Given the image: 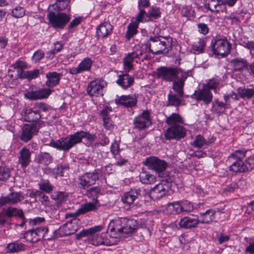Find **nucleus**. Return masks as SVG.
<instances>
[{"instance_id": "1", "label": "nucleus", "mask_w": 254, "mask_h": 254, "mask_svg": "<svg viewBox=\"0 0 254 254\" xmlns=\"http://www.w3.org/2000/svg\"><path fill=\"white\" fill-rule=\"evenodd\" d=\"M137 228V222L132 219L121 218L110 223L108 233L111 238L118 242L131 235Z\"/></svg>"}, {"instance_id": "2", "label": "nucleus", "mask_w": 254, "mask_h": 254, "mask_svg": "<svg viewBox=\"0 0 254 254\" xmlns=\"http://www.w3.org/2000/svg\"><path fill=\"white\" fill-rule=\"evenodd\" d=\"M84 138L88 141H93L95 137L88 132L79 131L57 141L52 140L49 145L59 150L68 151L76 144L80 143Z\"/></svg>"}, {"instance_id": "3", "label": "nucleus", "mask_w": 254, "mask_h": 254, "mask_svg": "<svg viewBox=\"0 0 254 254\" xmlns=\"http://www.w3.org/2000/svg\"><path fill=\"white\" fill-rule=\"evenodd\" d=\"M102 226L99 225L87 229H84L76 234V239H80L82 237L91 236L89 238V242L93 245H106L111 246L117 244L118 242L117 239L110 238L109 240L107 236V234L102 233L100 234H96L97 232H100L102 230Z\"/></svg>"}, {"instance_id": "4", "label": "nucleus", "mask_w": 254, "mask_h": 254, "mask_svg": "<svg viewBox=\"0 0 254 254\" xmlns=\"http://www.w3.org/2000/svg\"><path fill=\"white\" fill-rule=\"evenodd\" d=\"M172 39L170 37L155 36L151 37L146 46L154 55L167 54L172 49Z\"/></svg>"}, {"instance_id": "5", "label": "nucleus", "mask_w": 254, "mask_h": 254, "mask_svg": "<svg viewBox=\"0 0 254 254\" xmlns=\"http://www.w3.org/2000/svg\"><path fill=\"white\" fill-rule=\"evenodd\" d=\"M157 75L167 82H173L179 78L182 73H188L184 72L180 68L170 66H161L157 69Z\"/></svg>"}, {"instance_id": "6", "label": "nucleus", "mask_w": 254, "mask_h": 254, "mask_svg": "<svg viewBox=\"0 0 254 254\" xmlns=\"http://www.w3.org/2000/svg\"><path fill=\"white\" fill-rule=\"evenodd\" d=\"M47 18L52 27L60 29L64 28L70 19L69 15L65 13L56 14L54 12H50Z\"/></svg>"}, {"instance_id": "7", "label": "nucleus", "mask_w": 254, "mask_h": 254, "mask_svg": "<svg viewBox=\"0 0 254 254\" xmlns=\"http://www.w3.org/2000/svg\"><path fill=\"white\" fill-rule=\"evenodd\" d=\"M100 177H101L100 170L95 169L92 172H87L79 176L78 184L82 189H85L89 186L95 184Z\"/></svg>"}, {"instance_id": "8", "label": "nucleus", "mask_w": 254, "mask_h": 254, "mask_svg": "<svg viewBox=\"0 0 254 254\" xmlns=\"http://www.w3.org/2000/svg\"><path fill=\"white\" fill-rule=\"evenodd\" d=\"M78 221L76 219H72L61 226L55 231L56 237H64L75 233L79 229Z\"/></svg>"}, {"instance_id": "9", "label": "nucleus", "mask_w": 254, "mask_h": 254, "mask_svg": "<svg viewBox=\"0 0 254 254\" xmlns=\"http://www.w3.org/2000/svg\"><path fill=\"white\" fill-rule=\"evenodd\" d=\"M187 134V129L183 125L169 127L165 132V137L167 140H180Z\"/></svg>"}, {"instance_id": "10", "label": "nucleus", "mask_w": 254, "mask_h": 254, "mask_svg": "<svg viewBox=\"0 0 254 254\" xmlns=\"http://www.w3.org/2000/svg\"><path fill=\"white\" fill-rule=\"evenodd\" d=\"M231 48V44L225 38L215 40L212 45L213 53L222 57H225L229 53Z\"/></svg>"}, {"instance_id": "11", "label": "nucleus", "mask_w": 254, "mask_h": 254, "mask_svg": "<svg viewBox=\"0 0 254 254\" xmlns=\"http://www.w3.org/2000/svg\"><path fill=\"white\" fill-rule=\"evenodd\" d=\"M106 85L105 81L96 79L91 81L87 88V92L90 96L98 97L103 95V89Z\"/></svg>"}, {"instance_id": "12", "label": "nucleus", "mask_w": 254, "mask_h": 254, "mask_svg": "<svg viewBox=\"0 0 254 254\" xmlns=\"http://www.w3.org/2000/svg\"><path fill=\"white\" fill-rule=\"evenodd\" d=\"M144 164L158 173L164 171L167 167V163L165 161L154 156L146 158Z\"/></svg>"}, {"instance_id": "13", "label": "nucleus", "mask_w": 254, "mask_h": 254, "mask_svg": "<svg viewBox=\"0 0 254 254\" xmlns=\"http://www.w3.org/2000/svg\"><path fill=\"white\" fill-rule=\"evenodd\" d=\"M24 197L22 193L19 191H11L5 196L0 198V207L5 204L15 205L23 200Z\"/></svg>"}, {"instance_id": "14", "label": "nucleus", "mask_w": 254, "mask_h": 254, "mask_svg": "<svg viewBox=\"0 0 254 254\" xmlns=\"http://www.w3.org/2000/svg\"><path fill=\"white\" fill-rule=\"evenodd\" d=\"M134 127L139 129H143L148 127L151 124L150 112L145 110L135 117L133 120Z\"/></svg>"}, {"instance_id": "15", "label": "nucleus", "mask_w": 254, "mask_h": 254, "mask_svg": "<svg viewBox=\"0 0 254 254\" xmlns=\"http://www.w3.org/2000/svg\"><path fill=\"white\" fill-rule=\"evenodd\" d=\"M200 223V220L197 216L190 215L182 218L178 223L181 228L190 229L196 228Z\"/></svg>"}, {"instance_id": "16", "label": "nucleus", "mask_w": 254, "mask_h": 254, "mask_svg": "<svg viewBox=\"0 0 254 254\" xmlns=\"http://www.w3.org/2000/svg\"><path fill=\"white\" fill-rule=\"evenodd\" d=\"M49 88H43L35 91H29L24 94V97L29 100H34L47 98L51 93Z\"/></svg>"}, {"instance_id": "17", "label": "nucleus", "mask_w": 254, "mask_h": 254, "mask_svg": "<svg viewBox=\"0 0 254 254\" xmlns=\"http://www.w3.org/2000/svg\"><path fill=\"white\" fill-rule=\"evenodd\" d=\"M230 63L233 71L242 72L246 69L250 74L254 77V75L249 71V68L252 63L249 64L248 61L245 59L236 58L232 59Z\"/></svg>"}, {"instance_id": "18", "label": "nucleus", "mask_w": 254, "mask_h": 254, "mask_svg": "<svg viewBox=\"0 0 254 254\" xmlns=\"http://www.w3.org/2000/svg\"><path fill=\"white\" fill-rule=\"evenodd\" d=\"M38 131L37 126L34 125H25L22 129V133L20 136L21 140L27 142Z\"/></svg>"}, {"instance_id": "19", "label": "nucleus", "mask_w": 254, "mask_h": 254, "mask_svg": "<svg viewBox=\"0 0 254 254\" xmlns=\"http://www.w3.org/2000/svg\"><path fill=\"white\" fill-rule=\"evenodd\" d=\"M193 95L196 100L203 101L206 104L210 103L212 99V93L204 85L201 89L195 91Z\"/></svg>"}, {"instance_id": "20", "label": "nucleus", "mask_w": 254, "mask_h": 254, "mask_svg": "<svg viewBox=\"0 0 254 254\" xmlns=\"http://www.w3.org/2000/svg\"><path fill=\"white\" fill-rule=\"evenodd\" d=\"M167 192V187L163 183H160L150 190L149 196L152 199L157 200L165 195Z\"/></svg>"}, {"instance_id": "21", "label": "nucleus", "mask_w": 254, "mask_h": 254, "mask_svg": "<svg viewBox=\"0 0 254 254\" xmlns=\"http://www.w3.org/2000/svg\"><path fill=\"white\" fill-rule=\"evenodd\" d=\"M141 190L139 188L131 189L128 191L124 193L122 198L124 203L128 205L132 204L134 201L140 195Z\"/></svg>"}, {"instance_id": "22", "label": "nucleus", "mask_w": 254, "mask_h": 254, "mask_svg": "<svg viewBox=\"0 0 254 254\" xmlns=\"http://www.w3.org/2000/svg\"><path fill=\"white\" fill-rule=\"evenodd\" d=\"M115 103L127 108H131L136 105L137 99L134 95H122L115 99Z\"/></svg>"}, {"instance_id": "23", "label": "nucleus", "mask_w": 254, "mask_h": 254, "mask_svg": "<svg viewBox=\"0 0 254 254\" xmlns=\"http://www.w3.org/2000/svg\"><path fill=\"white\" fill-rule=\"evenodd\" d=\"M134 80L133 76L127 73H123L119 75L116 81L117 84L124 89H127L131 87L134 83Z\"/></svg>"}, {"instance_id": "24", "label": "nucleus", "mask_w": 254, "mask_h": 254, "mask_svg": "<svg viewBox=\"0 0 254 254\" xmlns=\"http://www.w3.org/2000/svg\"><path fill=\"white\" fill-rule=\"evenodd\" d=\"M187 77L188 74L186 73H182L178 79L173 81V89L180 97H183L184 95L183 87Z\"/></svg>"}, {"instance_id": "25", "label": "nucleus", "mask_w": 254, "mask_h": 254, "mask_svg": "<svg viewBox=\"0 0 254 254\" xmlns=\"http://www.w3.org/2000/svg\"><path fill=\"white\" fill-rule=\"evenodd\" d=\"M62 74L56 71L49 72L46 73L47 80L45 84L49 87H54L59 84Z\"/></svg>"}, {"instance_id": "26", "label": "nucleus", "mask_w": 254, "mask_h": 254, "mask_svg": "<svg viewBox=\"0 0 254 254\" xmlns=\"http://www.w3.org/2000/svg\"><path fill=\"white\" fill-rule=\"evenodd\" d=\"M213 141L212 139H205L203 136L199 134L195 137L190 144L195 148H206Z\"/></svg>"}, {"instance_id": "27", "label": "nucleus", "mask_w": 254, "mask_h": 254, "mask_svg": "<svg viewBox=\"0 0 254 254\" xmlns=\"http://www.w3.org/2000/svg\"><path fill=\"white\" fill-rule=\"evenodd\" d=\"M112 111V109L111 107L106 106L100 112V116L103 121L104 127L107 129H110L113 125L110 114Z\"/></svg>"}, {"instance_id": "28", "label": "nucleus", "mask_w": 254, "mask_h": 254, "mask_svg": "<svg viewBox=\"0 0 254 254\" xmlns=\"http://www.w3.org/2000/svg\"><path fill=\"white\" fill-rule=\"evenodd\" d=\"M30 158L31 153L29 149L26 147H23L19 152L18 163L22 167H26L30 162Z\"/></svg>"}, {"instance_id": "29", "label": "nucleus", "mask_w": 254, "mask_h": 254, "mask_svg": "<svg viewBox=\"0 0 254 254\" xmlns=\"http://www.w3.org/2000/svg\"><path fill=\"white\" fill-rule=\"evenodd\" d=\"M112 31V26L110 23L105 22L100 24L97 28L96 33L99 38L107 37Z\"/></svg>"}, {"instance_id": "30", "label": "nucleus", "mask_w": 254, "mask_h": 254, "mask_svg": "<svg viewBox=\"0 0 254 254\" xmlns=\"http://www.w3.org/2000/svg\"><path fill=\"white\" fill-rule=\"evenodd\" d=\"M165 123L170 127L184 125L185 124L183 118L178 113H172L168 117H167Z\"/></svg>"}, {"instance_id": "31", "label": "nucleus", "mask_w": 254, "mask_h": 254, "mask_svg": "<svg viewBox=\"0 0 254 254\" xmlns=\"http://www.w3.org/2000/svg\"><path fill=\"white\" fill-rule=\"evenodd\" d=\"M41 118L40 113L33 106L32 108H27L25 110L24 118L27 122H35Z\"/></svg>"}, {"instance_id": "32", "label": "nucleus", "mask_w": 254, "mask_h": 254, "mask_svg": "<svg viewBox=\"0 0 254 254\" xmlns=\"http://www.w3.org/2000/svg\"><path fill=\"white\" fill-rule=\"evenodd\" d=\"M207 8L212 12H222L225 8V4L222 0H209Z\"/></svg>"}, {"instance_id": "33", "label": "nucleus", "mask_w": 254, "mask_h": 254, "mask_svg": "<svg viewBox=\"0 0 254 254\" xmlns=\"http://www.w3.org/2000/svg\"><path fill=\"white\" fill-rule=\"evenodd\" d=\"M44 193L40 190H32L29 193V197L33 198L35 201H37L38 199L43 204L46 205L49 201V197Z\"/></svg>"}, {"instance_id": "34", "label": "nucleus", "mask_w": 254, "mask_h": 254, "mask_svg": "<svg viewBox=\"0 0 254 254\" xmlns=\"http://www.w3.org/2000/svg\"><path fill=\"white\" fill-rule=\"evenodd\" d=\"M6 249L8 253H18L24 251L25 249V245L19 241H16L7 244Z\"/></svg>"}, {"instance_id": "35", "label": "nucleus", "mask_w": 254, "mask_h": 254, "mask_svg": "<svg viewBox=\"0 0 254 254\" xmlns=\"http://www.w3.org/2000/svg\"><path fill=\"white\" fill-rule=\"evenodd\" d=\"M215 211L214 209H208L204 213H201L200 216L201 219L200 223L202 224H208L212 222L215 219Z\"/></svg>"}, {"instance_id": "36", "label": "nucleus", "mask_w": 254, "mask_h": 254, "mask_svg": "<svg viewBox=\"0 0 254 254\" xmlns=\"http://www.w3.org/2000/svg\"><path fill=\"white\" fill-rule=\"evenodd\" d=\"M96 202L97 200L95 202H86L81 205L78 209V213L81 215L90 211L96 210L97 209V207L96 205Z\"/></svg>"}, {"instance_id": "37", "label": "nucleus", "mask_w": 254, "mask_h": 254, "mask_svg": "<svg viewBox=\"0 0 254 254\" xmlns=\"http://www.w3.org/2000/svg\"><path fill=\"white\" fill-rule=\"evenodd\" d=\"M140 182L144 184L150 185L156 181V177L146 171H142L139 175Z\"/></svg>"}, {"instance_id": "38", "label": "nucleus", "mask_w": 254, "mask_h": 254, "mask_svg": "<svg viewBox=\"0 0 254 254\" xmlns=\"http://www.w3.org/2000/svg\"><path fill=\"white\" fill-rule=\"evenodd\" d=\"M230 170L235 173L247 172L245 163L242 160H235L230 167Z\"/></svg>"}, {"instance_id": "39", "label": "nucleus", "mask_w": 254, "mask_h": 254, "mask_svg": "<svg viewBox=\"0 0 254 254\" xmlns=\"http://www.w3.org/2000/svg\"><path fill=\"white\" fill-rule=\"evenodd\" d=\"M6 215L10 219L12 217H23L24 212L21 209L13 207H8L5 210Z\"/></svg>"}, {"instance_id": "40", "label": "nucleus", "mask_w": 254, "mask_h": 254, "mask_svg": "<svg viewBox=\"0 0 254 254\" xmlns=\"http://www.w3.org/2000/svg\"><path fill=\"white\" fill-rule=\"evenodd\" d=\"M205 47V41L203 39H199L192 45L191 52L194 54H200L204 52Z\"/></svg>"}, {"instance_id": "41", "label": "nucleus", "mask_w": 254, "mask_h": 254, "mask_svg": "<svg viewBox=\"0 0 254 254\" xmlns=\"http://www.w3.org/2000/svg\"><path fill=\"white\" fill-rule=\"evenodd\" d=\"M37 162L43 165H48L52 160V156L47 152H41L36 158Z\"/></svg>"}, {"instance_id": "42", "label": "nucleus", "mask_w": 254, "mask_h": 254, "mask_svg": "<svg viewBox=\"0 0 254 254\" xmlns=\"http://www.w3.org/2000/svg\"><path fill=\"white\" fill-rule=\"evenodd\" d=\"M38 186L40 190L47 193H51L54 189V187L48 180H41L38 183Z\"/></svg>"}, {"instance_id": "43", "label": "nucleus", "mask_w": 254, "mask_h": 254, "mask_svg": "<svg viewBox=\"0 0 254 254\" xmlns=\"http://www.w3.org/2000/svg\"><path fill=\"white\" fill-rule=\"evenodd\" d=\"M68 197V194L63 191L55 192L51 195V198L55 200L58 204H61L65 201Z\"/></svg>"}, {"instance_id": "44", "label": "nucleus", "mask_w": 254, "mask_h": 254, "mask_svg": "<svg viewBox=\"0 0 254 254\" xmlns=\"http://www.w3.org/2000/svg\"><path fill=\"white\" fill-rule=\"evenodd\" d=\"M134 57H133L131 53H128L124 58L123 60V65L126 71L129 72L133 68L132 62Z\"/></svg>"}, {"instance_id": "45", "label": "nucleus", "mask_w": 254, "mask_h": 254, "mask_svg": "<svg viewBox=\"0 0 254 254\" xmlns=\"http://www.w3.org/2000/svg\"><path fill=\"white\" fill-rule=\"evenodd\" d=\"M138 27V24L133 22L129 24L127 26L126 35V38L127 40H129L131 38L133 37L137 33Z\"/></svg>"}, {"instance_id": "46", "label": "nucleus", "mask_w": 254, "mask_h": 254, "mask_svg": "<svg viewBox=\"0 0 254 254\" xmlns=\"http://www.w3.org/2000/svg\"><path fill=\"white\" fill-rule=\"evenodd\" d=\"M131 53L135 59H141V62L148 59L147 56L145 55V52L140 48L139 46H135Z\"/></svg>"}, {"instance_id": "47", "label": "nucleus", "mask_w": 254, "mask_h": 254, "mask_svg": "<svg viewBox=\"0 0 254 254\" xmlns=\"http://www.w3.org/2000/svg\"><path fill=\"white\" fill-rule=\"evenodd\" d=\"M93 61L89 58L84 59L78 64V66L81 72L89 71L91 69Z\"/></svg>"}, {"instance_id": "48", "label": "nucleus", "mask_w": 254, "mask_h": 254, "mask_svg": "<svg viewBox=\"0 0 254 254\" xmlns=\"http://www.w3.org/2000/svg\"><path fill=\"white\" fill-rule=\"evenodd\" d=\"M181 97L177 96L176 95L172 94L170 92L168 95V104L167 105L172 106H179L182 102V100L180 98Z\"/></svg>"}, {"instance_id": "49", "label": "nucleus", "mask_w": 254, "mask_h": 254, "mask_svg": "<svg viewBox=\"0 0 254 254\" xmlns=\"http://www.w3.org/2000/svg\"><path fill=\"white\" fill-rule=\"evenodd\" d=\"M238 93L242 98L254 99V89L239 88Z\"/></svg>"}, {"instance_id": "50", "label": "nucleus", "mask_w": 254, "mask_h": 254, "mask_svg": "<svg viewBox=\"0 0 254 254\" xmlns=\"http://www.w3.org/2000/svg\"><path fill=\"white\" fill-rule=\"evenodd\" d=\"M40 71L38 69H35L32 70H27L24 71L20 75L22 78H27L28 80H32L37 78L39 75Z\"/></svg>"}, {"instance_id": "51", "label": "nucleus", "mask_w": 254, "mask_h": 254, "mask_svg": "<svg viewBox=\"0 0 254 254\" xmlns=\"http://www.w3.org/2000/svg\"><path fill=\"white\" fill-rule=\"evenodd\" d=\"M24 238L27 241L35 243L40 238H37L36 233L34 230H28L24 234Z\"/></svg>"}, {"instance_id": "52", "label": "nucleus", "mask_w": 254, "mask_h": 254, "mask_svg": "<svg viewBox=\"0 0 254 254\" xmlns=\"http://www.w3.org/2000/svg\"><path fill=\"white\" fill-rule=\"evenodd\" d=\"M203 85L209 90L210 89L216 90L221 86L220 85V80L217 78L209 79L207 84Z\"/></svg>"}, {"instance_id": "53", "label": "nucleus", "mask_w": 254, "mask_h": 254, "mask_svg": "<svg viewBox=\"0 0 254 254\" xmlns=\"http://www.w3.org/2000/svg\"><path fill=\"white\" fill-rule=\"evenodd\" d=\"M35 233H36V235L38 237V238H47V239H50L47 237V233L48 232V228L46 226L41 227L39 228H37L35 229H34Z\"/></svg>"}, {"instance_id": "54", "label": "nucleus", "mask_w": 254, "mask_h": 254, "mask_svg": "<svg viewBox=\"0 0 254 254\" xmlns=\"http://www.w3.org/2000/svg\"><path fill=\"white\" fill-rule=\"evenodd\" d=\"M169 208L172 210L174 214H179L182 212L181 201H176L169 204Z\"/></svg>"}, {"instance_id": "55", "label": "nucleus", "mask_w": 254, "mask_h": 254, "mask_svg": "<svg viewBox=\"0 0 254 254\" xmlns=\"http://www.w3.org/2000/svg\"><path fill=\"white\" fill-rule=\"evenodd\" d=\"M10 176V170L8 168L0 166V181L7 180Z\"/></svg>"}, {"instance_id": "56", "label": "nucleus", "mask_w": 254, "mask_h": 254, "mask_svg": "<svg viewBox=\"0 0 254 254\" xmlns=\"http://www.w3.org/2000/svg\"><path fill=\"white\" fill-rule=\"evenodd\" d=\"M25 14V11L21 6H16L12 10V16L16 18L22 17Z\"/></svg>"}, {"instance_id": "57", "label": "nucleus", "mask_w": 254, "mask_h": 254, "mask_svg": "<svg viewBox=\"0 0 254 254\" xmlns=\"http://www.w3.org/2000/svg\"><path fill=\"white\" fill-rule=\"evenodd\" d=\"M69 2L70 0H56V4L59 11L63 10L66 8L68 10H70V8L68 7Z\"/></svg>"}, {"instance_id": "58", "label": "nucleus", "mask_w": 254, "mask_h": 254, "mask_svg": "<svg viewBox=\"0 0 254 254\" xmlns=\"http://www.w3.org/2000/svg\"><path fill=\"white\" fill-rule=\"evenodd\" d=\"M101 189L97 187H94L87 190L85 195L90 198H95L100 192Z\"/></svg>"}, {"instance_id": "59", "label": "nucleus", "mask_w": 254, "mask_h": 254, "mask_svg": "<svg viewBox=\"0 0 254 254\" xmlns=\"http://www.w3.org/2000/svg\"><path fill=\"white\" fill-rule=\"evenodd\" d=\"M246 152L247 151L244 150H238L232 153L230 158H234L236 160H242V159L246 156Z\"/></svg>"}, {"instance_id": "60", "label": "nucleus", "mask_w": 254, "mask_h": 254, "mask_svg": "<svg viewBox=\"0 0 254 254\" xmlns=\"http://www.w3.org/2000/svg\"><path fill=\"white\" fill-rule=\"evenodd\" d=\"M11 224V219L6 215L5 210L0 213V226L10 225Z\"/></svg>"}, {"instance_id": "61", "label": "nucleus", "mask_w": 254, "mask_h": 254, "mask_svg": "<svg viewBox=\"0 0 254 254\" xmlns=\"http://www.w3.org/2000/svg\"><path fill=\"white\" fill-rule=\"evenodd\" d=\"M34 106L36 109L38 111L39 113H40V111L47 112L49 111L50 109L49 106L42 102L36 103L34 105Z\"/></svg>"}, {"instance_id": "62", "label": "nucleus", "mask_w": 254, "mask_h": 254, "mask_svg": "<svg viewBox=\"0 0 254 254\" xmlns=\"http://www.w3.org/2000/svg\"><path fill=\"white\" fill-rule=\"evenodd\" d=\"M181 201L182 212H190L193 209L192 204L188 200Z\"/></svg>"}, {"instance_id": "63", "label": "nucleus", "mask_w": 254, "mask_h": 254, "mask_svg": "<svg viewBox=\"0 0 254 254\" xmlns=\"http://www.w3.org/2000/svg\"><path fill=\"white\" fill-rule=\"evenodd\" d=\"M110 149L112 153L114 155V157L116 159H118L119 157L118 153L120 150V146L117 141H114L111 144Z\"/></svg>"}, {"instance_id": "64", "label": "nucleus", "mask_w": 254, "mask_h": 254, "mask_svg": "<svg viewBox=\"0 0 254 254\" xmlns=\"http://www.w3.org/2000/svg\"><path fill=\"white\" fill-rule=\"evenodd\" d=\"M45 55L44 52L41 50L36 51L33 54L32 59L35 63L39 62Z\"/></svg>"}]
</instances>
